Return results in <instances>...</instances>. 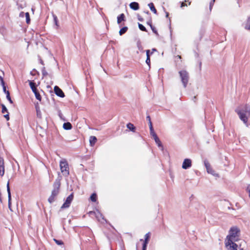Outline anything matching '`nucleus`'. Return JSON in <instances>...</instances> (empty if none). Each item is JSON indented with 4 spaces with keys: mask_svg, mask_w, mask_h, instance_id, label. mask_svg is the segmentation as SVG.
<instances>
[{
    "mask_svg": "<svg viewBox=\"0 0 250 250\" xmlns=\"http://www.w3.org/2000/svg\"><path fill=\"white\" fill-rule=\"evenodd\" d=\"M146 57H150V50H146Z\"/></svg>",
    "mask_w": 250,
    "mask_h": 250,
    "instance_id": "obj_44",
    "label": "nucleus"
},
{
    "mask_svg": "<svg viewBox=\"0 0 250 250\" xmlns=\"http://www.w3.org/2000/svg\"><path fill=\"white\" fill-rule=\"evenodd\" d=\"M240 233L239 229L237 227H232L229 231V235L227 236L226 240L230 239L231 241H237Z\"/></svg>",
    "mask_w": 250,
    "mask_h": 250,
    "instance_id": "obj_3",
    "label": "nucleus"
},
{
    "mask_svg": "<svg viewBox=\"0 0 250 250\" xmlns=\"http://www.w3.org/2000/svg\"><path fill=\"white\" fill-rule=\"evenodd\" d=\"M126 127L128 129H129L130 130L133 131V132H135V127L134 126V125H133V124H132V123H128L126 125Z\"/></svg>",
    "mask_w": 250,
    "mask_h": 250,
    "instance_id": "obj_19",
    "label": "nucleus"
},
{
    "mask_svg": "<svg viewBox=\"0 0 250 250\" xmlns=\"http://www.w3.org/2000/svg\"><path fill=\"white\" fill-rule=\"evenodd\" d=\"M128 28L126 26H125L121 28L120 30L119 31V34L120 35L122 36L124 34H125Z\"/></svg>",
    "mask_w": 250,
    "mask_h": 250,
    "instance_id": "obj_21",
    "label": "nucleus"
},
{
    "mask_svg": "<svg viewBox=\"0 0 250 250\" xmlns=\"http://www.w3.org/2000/svg\"><path fill=\"white\" fill-rule=\"evenodd\" d=\"M147 24L148 25H149L150 26V25H152V20H151V18L149 19V20L148 21H147Z\"/></svg>",
    "mask_w": 250,
    "mask_h": 250,
    "instance_id": "obj_42",
    "label": "nucleus"
},
{
    "mask_svg": "<svg viewBox=\"0 0 250 250\" xmlns=\"http://www.w3.org/2000/svg\"><path fill=\"white\" fill-rule=\"evenodd\" d=\"M89 214H90V215L96 214V213H95V212L94 211H90L89 212Z\"/></svg>",
    "mask_w": 250,
    "mask_h": 250,
    "instance_id": "obj_51",
    "label": "nucleus"
},
{
    "mask_svg": "<svg viewBox=\"0 0 250 250\" xmlns=\"http://www.w3.org/2000/svg\"><path fill=\"white\" fill-rule=\"evenodd\" d=\"M53 17L54 21L55 24L57 26H58V21L57 17L55 15H53Z\"/></svg>",
    "mask_w": 250,
    "mask_h": 250,
    "instance_id": "obj_33",
    "label": "nucleus"
},
{
    "mask_svg": "<svg viewBox=\"0 0 250 250\" xmlns=\"http://www.w3.org/2000/svg\"><path fill=\"white\" fill-rule=\"evenodd\" d=\"M157 51V49L155 48H153L152 49V52L151 53V54H152L154 52Z\"/></svg>",
    "mask_w": 250,
    "mask_h": 250,
    "instance_id": "obj_50",
    "label": "nucleus"
},
{
    "mask_svg": "<svg viewBox=\"0 0 250 250\" xmlns=\"http://www.w3.org/2000/svg\"><path fill=\"white\" fill-rule=\"evenodd\" d=\"M145 13L147 15H150V13L148 11H147L146 12H145Z\"/></svg>",
    "mask_w": 250,
    "mask_h": 250,
    "instance_id": "obj_56",
    "label": "nucleus"
},
{
    "mask_svg": "<svg viewBox=\"0 0 250 250\" xmlns=\"http://www.w3.org/2000/svg\"><path fill=\"white\" fill-rule=\"evenodd\" d=\"M191 166V160L189 159H186L184 160L183 165L182 168L185 169H187Z\"/></svg>",
    "mask_w": 250,
    "mask_h": 250,
    "instance_id": "obj_10",
    "label": "nucleus"
},
{
    "mask_svg": "<svg viewBox=\"0 0 250 250\" xmlns=\"http://www.w3.org/2000/svg\"><path fill=\"white\" fill-rule=\"evenodd\" d=\"M63 128L65 130H70L72 128V125L69 122L64 123L63 125Z\"/></svg>",
    "mask_w": 250,
    "mask_h": 250,
    "instance_id": "obj_16",
    "label": "nucleus"
},
{
    "mask_svg": "<svg viewBox=\"0 0 250 250\" xmlns=\"http://www.w3.org/2000/svg\"><path fill=\"white\" fill-rule=\"evenodd\" d=\"M24 13L23 12H21L20 14V16H23Z\"/></svg>",
    "mask_w": 250,
    "mask_h": 250,
    "instance_id": "obj_57",
    "label": "nucleus"
},
{
    "mask_svg": "<svg viewBox=\"0 0 250 250\" xmlns=\"http://www.w3.org/2000/svg\"><path fill=\"white\" fill-rule=\"evenodd\" d=\"M168 13L167 12L166 13V17H168Z\"/></svg>",
    "mask_w": 250,
    "mask_h": 250,
    "instance_id": "obj_59",
    "label": "nucleus"
},
{
    "mask_svg": "<svg viewBox=\"0 0 250 250\" xmlns=\"http://www.w3.org/2000/svg\"><path fill=\"white\" fill-rule=\"evenodd\" d=\"M215 2V0H212L209 3V9L210 10H211V9L212 8V6L214 4V3Z\"/></svg>",
    "mask_w": 250,
    "mask_h": 250,
    "instance_id": "obj_38",
    "label": "nucleus"
},
{
    "mask_svg": "<svg viewBox=\"0 0 250 250\" xmlns=\"http://www.w3.org/2000/svg\"><path fill=\"white\" fill-rule=\"evenodd\" d=\"M149 127L150 129V134L152 136V137L154 138H156L157 136V134L155 132L154 129L153 128L152 124L149 125Z\"/></svg>",
    "mask_w": 250,
    "mask_h": 250,
    "instance_id": "obj_15",
    "label": "nucleus"
},
{
    "mask_svg": "<svg viewBox=\"0 0 250 250\" xmlns=\"http://www.w3.org/2000/svg\"><path fill=\"white\" fill-rule=\"evenodd\" d=\"M6 98L9 101V102L11 103V104H12L13 103V101L12 100L11 97H10V92H8L7 94H6Z\"/></svg>",
    "mask_w": 250,
    "mask_h": 250,
    "instance_id": "obj_32",
    "label": "nucleus"
},
{
    "mask_svg": "<svg viewBox=\"0 0 250 250\" xmlns=\"http://www.w3.org/2000/svg\"><path fill=\"white\" fill-rule=\"evenodd\" d=\"M54 92L55 94L59 97L61 98H63L65 96V95L62 90L58 86H55L54 87Z\"/></svg>",
    "mask_w": 250,
    "mask_h": 250,
    "instance_id": "obj_11",
    "label": "nucleus"
},
{
    "mask_svg": "<svg viewBox=\"0 0 250 250\" xmlns=\"http://www.w3.org/2000/svg\"><path fill=\"white\" fill-rule=\"evenodd\" d=\"M204 165H205L207 170L209 169V168L211 167L209 163L207 160L204 161Z\"/></svg>",
    "mask_w": 250,
    "mask_h": 250,
    "instance_id": "obj_25",
    "label": "nucleus"
},
{
    "mask_svg": "<svg viewBox=\"0 0 250 250\" xmlns=\"http://www.w3.org/2000/svg\"><path fill=\"white\" fill-rule=\"evenodd\" d=\"M148 6H149L150 9L155 14H157V10L154 7V4L152 2L149 3L148 4Z\"/></svg>",
    "mask_w": 250,
    "mask_h": 250,
    "instance_id": "obj_20",
    "label": "nucleus"
},
{
    "mask_svg": "<svg viewBox=\"0 0 250 250\" xmlns=\"http://www.w3.org/2000/svg\"><path fill=\"white\" fill-rule=\"evenodd\" d=\"M146 247H144V246H143L142 247V250H146Z\"/></svg>",
    "mask_w": 250,
    "mask_h": 250,
    "instance_id": "obj_53",
    "label": "nucleus"
},
{
    "mask_svg": "<svg viewBox=\"0 0 250 250\" xmlns=\"http://www.w3.org/2000/svg\"><path fill=\"white\" fill-rule=\"evenodd\" d=\"M2 88H3V92H4L6 94H7V92H9V91H8V90H6V86H2Z\"/></svg>",
    "mask_w": 250,
    "mask_h": 250,
    "instance_id": "obj_40",
    "label": "nucleus"
},
{
    "mask_svg": "<svg viewBox=\"0 0 250 250\" xmlns=\"http://www.w3.org/2000/svg\"><path fill=\"white\" fill-rule=\"evenodd\" d=\"M235 112L239 115L240 119L243 123L248 126V120L250 116V106L246 105L241 108H237Z\"/></svg>",
    "mask_w": 250,
    "mask_h": 250,
    "instance_id": "obj_1",
    "label": "nucleus"
},
{
    "mask_svg": "<svg viewBox=\"0 0 250 250\" xmlns=\"http://www.w3.org/2000/svg\"><path fill=\"white\" fill-rule=\"evenodd\" d=\"M245 29L250 31V18H249L246 22Z\"/></svg>",
    "mask_w": 250,
    "mask_h": 250,
    "instance_id": "obj_27",
    "label": "nucleus"
},
{
    "mask_svg": "<svg viewBox=\"0 0 250 250\" xmlns=\"http://www.w3.org/2000/svg\"><path fill=\"white\" fill-rule=\"evenodd\" d=\"M129 6L131 9L134 10H137L139 9V4L137 2H132L130 3Z\"/></svg>",
    "mask_w": 250,
    "mask_h": 250,
    "instance_id": "obj_14",
    "label": "nucleus"
},
{
    "mask_svg": "<svg viewBox=\"0 0 250 250\" xmlns=\"http://www.w3.org/2000/svg\"><path fill=\"white\" fill-rule=\"evenodd\" d=\"M181 81L185 88L187 86L188 83L189 81V76L188 73L185 70H183L179 72Z\"/></svg>",
    "mask_w": 250,
    "mask_h": 250,
    "instance_id": "obj_4",
    "label": "nucleus"
},
{
    "mask_svg": "<svg viewBox=\"0 0 250 250\" xmlns=\"http://www.w3.org/2000/svg\"><path fill=\"white\" fill-rule=\"evenodd\" d=\"M40 62H41V64H43V61L42 60H41Z\"/></svg>",
    "mask_w": 250,
    "mask_h": 250,
    "instance_id": "obj_58",
    "label": "nucleus"
},
{
    "mask_svg": "<svg viewBox=\"0 0 250 250\" xmlns=\"http://www.w3.org/2000/svg\"><path fill=\"white\" fill-rule=\"evenodd\" d=\"M185 6H187V4L185 3L184 2H182L181 5V7H183Z\"/></svg>",
    "mask_w": 250,
    "mask_h": 250,
    "instance_id": "obj_47",
    "label": "nucleus"
},
{
    "mask_svg": "<svg viewBox=\"0 0 250 250\" xmlns=\"http://www.w3.org/2000/svg\"><path fill=\"white\" fill-rule=\"evenodd\" d=\"M1 106L2 107V110H1L2 113H4L5 112L8 113V110H7L6 107L3 104H1Z\"/></svg>",
    "mask_w": 250,
    "mask_h": 250,
    "instance_id": "obj_29",
    "label": "nucleus"
},
{
    "mask_svg": "<svg viewBox=\"0 0 250 250\" xmlns=\"http://www.w3.org/2000/svg\"><path fill=\"white\" fill-rule=\"evenodd\" d=\"M60 166L61 172L63 175L67 176L69 174V167L68 164L66 161L64 159L60 161Z\"/></svg>",
    "mask_w": 250,
    "mask_h": 250,
    "instance_id": "obj_5",
    "label": "nucleus"
},
{
    "mask_svg": "<svg viewBox=\"0 0 250 250\" xmlns=\"http://www.w3.org/2000/svg\"><path fill=\"white\" fill-rule=\"evenodd\" d=\"M138 27L140 30L143 31L147 32L146 28L142 24L138 23Z\"/></svg>",
    "mask_w": 250,
    "mask_h": 250,
    "instance_id": "obj_24",
    "label": "nucleus"
},
{
    "mask_svg": "<svg viewBox=\"0 0 250 250\" xmlns=\"http://www.w3.org/2000/svg\"><path fill=\"white\" fill-rule=\"evenodd\" d=\"M4 118H6L7 121H8L9 120V116L8 113H7L6 114L4 115Z\"/></svg>",
    "mask_w": 250,
    "mask_h": 250,
    "instance_id": "obj_41",
    "label": "nucleus"
},
{
    "mask_svg": "<svg viewBox=\"0 0 250 250\" xmlns=\"http://www.w3.org/2000/svg\"><path fill=\"white\" fill-rule=\"evenodd\" d=\"M0 84L1 85H2V86H5V83L4 82V80L0 82Z\"/></svg>",
    "mask_w": 250,
    "mask_h": 250,
    "instance_id": "obj_48",
    "label": "nucleus"
},
{
    "mask_svg": "<svg viewBox=\"0 0 250 250\" xmlns=\"http://www.w3.org/2000/svg\"><path fill=\"white\" fill-rule=\"evenodd\" d=\"M73 193H71L69 195L66 199L64 203L61 207V208H68L70 207V205L73 199Z\"/></svg>",
    "mask_w": 250,
    "mask_h": 250,
    "instance_id": "obj_8",
    "label": "nucleus"
},
{
    "mask_svg": "<svg viewBox=\"0 0 250 250\" xmlns=\"http://www.w3.org/2000/svg\"><path fill=\"white\" fill-rule=\"evenodd\" d=\"M28 82H29V83L30 88L32 89L33 92L34 93L36 98L38 100L41 101L42 97H41V95L40 94L39 91H38L36 83L33 81H29V80H28Z\"/></svg>",
    "mask_w": 250,
    "mask_h": 250,
    "instance_id": "obj_6",
    "label": "nucleus"
},
{
    "mask_svg": "<svg viewBox=\"0 0 250 250\" xmlns=\"http://www.w3.org/2000/svg\"><path fill=\"white\" fill-rule=\"evenodd\" d=\"M53 189L51 191V194L48 199V201L50 204H52L55 201L57 196L59 195L61 187V179L58 177L55 180L53 185Z\"/></svg>",
    "mask_w": 250,
    "mask_h": 250,
    "instance_id": "obj_2",
    "label": "nucleus"
},
{
    "mask_svg": "<svg viewBox=\"0 0 250 250\" xmlns=\"http://www.w3.org/2000/svg\"><path fill=\"white\" fill-rule=\"evenodd\" d=\"M26 22L29 24L30 22V15L28 12L25 13Z\"/></svg>",
    "mask_w": 250,
    "mask_h": 250,
    "instance_id": "obj_28",
    "label": "nucleus"
},
{
    "mask_svg": "<svg viewBox=\"0 0 250 250\" xmlns=\"http://www.w3.org/2000/svg\"><path fill=\"white\" fill-rule=\"evenodd\" d=\"M140 241H143V239H140Z\"/></svg>",
    "mask_w": 250,
    "mask_h": 250,
    "instance_id": "obj_61",
    "label": "nucleus"
},
{
    "mask_svg": "<svg viewBox=\"0 0 250 250\" xmlns=\"http://www.w3.org/2000/svg\"><path fill=\"white\" fill-rule=\"evenodd\" d=\"M150 238V233L148 232L145 235V240L143 242V246L146 247L148 243Z\"/></svg>",
    "mask_w": 250,
    "mask_h": 250,
    "instance_id": "obj_13",
    "label": "nucleus"
},
{
    "mask_svg": "<svg viewBox=\"0 0 250 250\" xmlns=\"http://www.w3.org/2000/svg\"><path fill=\"white\" fill-rule=\"evenodd\" d=\"M125 16L124 14H120L118 17H117V23L118 24H120L122 21H125Z\"/></svg>",
    "mask_w": 250,
    "mask_h": 250,
    "instance_id": "obj_17",
    "label": "nucleus"
},
{
    "mask_svg": "<svg viewBox=\"0 0 250 250\" xmlns=\"http://www.w3.org/2000/svg\"><path fill=\"white\" fill-rule=\"evenodd\" d=\"M155 140V143L158 145L159 147H163L161 142L158 136L156 138H153Z\"/></svg>",
    "mask_w": 250,
    "mask_h": 250,
    "instance_id": "obj_23",
    "label": "nucleus"
},
{
    "mask_svg": "<svg viewBox=\"0 0 250 250\" xmlns=\"http://www.w3.org/2000/svg\"><path fill=\"white\" fill-rule=\"evenodd\" d=\"M97 141V138L95 136H91L90 137L89 142L91 146L95 145Z\"/></svg>",
    "mask_w": 250,
    "mask_h": 250,
    "instance_id": "obj_18",
    "label": "nucleus"
},
{
    "mask_svg": "<svg viewBox=\"0 0 250 250\" xmlns=\"http://www.w3.org/2000/svg\"><path fill=\"white\" fill-rule=\"evenodd\" d=\"M137 46L138 48V49L141 51V52H143V47L142 45V43H141V42L140 41H138L137 42Z\"/></svg>",
    "mask_w": 250,
    "mask_h": 250,
    "instance_id": "obj_22",
    "label": "nucleus"
},
{
    "mask_svg": "<svg viewBox=\"0 0 250 250\" xmlns=\"http://www.w3.org/2000/svg\"><path fill=\"white\" fill-rule=\"evenodd\" d=\"M146 120L148 121V124L151 125L152 124L151 121V118L149 115L146 116Z\"/></svg>",
    "mask_w": 250,
    "mask_h": 250,
    "instance_id": "obj_39",
    "label": "nucleus"
},
{
    "mask_svg": "<svg viewBox=\"0 0 250 250\" xmlns=\"http://www.w3.org/2000/svg\"><path fill=\"white\" fill-rule=\"evenodd\" d=\"M5 31V28L2 27L1 29H0V33L3 35L4 34V32Z\"/></svg>",
    "mask_w": 250,
    "mask_h": 250,
    "instance_id": "obj_43",
    "label": "nucleus"
},
{
    "mask_svg": "<svg viewBox=\"0 0 250 250\" xmlns=\"http://www.w3.org/2000/svg\"><path fill=\"white\" fill-rule=\"evenodd\" d=\"M146 64L150 67V57H146Z\"/></svg>",
    "mask_w": 250,
    "mask_h": 250,
    "instance_id": "obj_34",
    "label": "nucleus"
},
{
    "mask_svg": "<svg viewBox=\"0 0 250 250\" xmlns=\"http://www.w3.org/2000/svg\"><path fill=\"white\" fill-rule=\"evenodd\" d=\"M247 190L248 192H249V197L250 198V185H249L248 186Z\"/></svg>",
    "mask_w": 250,
    "mask_h": 250,
    "instance_id": "obj_46",
    "label": "nucleus"
},
{
    "mask_svg": "<svg viewBox=\"0 0 250 250\" xmlns=\"http://www.w3.org/2000/svg\"><path fill=\"white\" fill-rule=\"evenodd\" d=\"M176 58L179 59H181V56L178 55V56H177L176 57Z\"/></svg>",
    "mask_w": 250,
    "mask_h": 250,
    "instance_id": "obj_54",
    "label": "nucleus"
},
{
    "mask_svg": "<svg viewBox=\"0 0 250 250\" xmlns=\"http://www.w3.org/2000/svg\"><path fill=\"white\" fill-rule=\"evenodd\" d=\"M36 112H37V116L38 117L41 118V112L39 109V107L36 106Z\"/></svg>",
    "mask_w": 250,
    "mask_h": 250,
    "instance_id": "obj_30",
    "label": "nucleus"
},
{
    "mask_svg": "<svg viewBox=\"0 0 250 250\" xmlns=\"http://www.w3.org/2000/svg\"><path fill=\"white\" fill-rule=\"evenodd\" d=\"M201 66H202V62H199V68H200V70L201 69Z\"/></svg>",
    "mask_w": 250,
    "mask_h": 250,
    "instance_id": "obj_52",
    "label": "nucleus"
},
{
    "mask_svg": "<svg viewBox=\"0 0 250 250\" xmlns=\"http://www.w3.org/2000/svg\"><path fill=\"white\" fill-rule=\"evenodd\" d=\"M42 75L43 76H46L48 74L47 72L45 70V68L44 67L42 68Z\"/></svg>",
    "mask_w": 250,
    "mask_h": 250,
    "instance_id": "obj_35",
    "label": "nucleus"
},
{
    "mask_svg": "<svg viewBox=\"0 0 250 250\" xmlns=\"http://www.w3.org/2000/svg\"><path fill=\"white\" fill-rule=\"evenodd\" d=\"M207 171L208 173L214 175V171L212 169V168L211 167L209 168V169L207 170Z\"/></svg>",
    "mask_w": 250,
    "mask_h": 250,
    "instance_id": "obj_37",
    "label": "nucleus"
},
{
    "mask_svg": "<svg viewBox=\"0 0 250 250\" xmlns=\"http://www.w3.org/2000/svg\"><path fill=\"white\" fill-rule=\"evenodd\" d=\"M7 191L8 192V208L11 210V194L10 192V188L9 186V181H8L6 185Z\"/></svg>",
    "mask_w": 250,
    "mask_h": 250,
    "instance_id": "obj_9",
    "label": "nucleus"
},
{
    "mask_svg": "<svg viewBox=\"0 0 250 250\" xmlns=\"http://www.w3.org/2000/svg\"><path fill=\"white\" fill-rule=\"evenodd\" d=\"M3 80V77L1 76H0V81H2Z\"/></svg>",
    "mask_w": 250,
    "mask_h": 250,
    "instance_id": "obj_55",
    "label": "nucleus"
},
{
    "mask_svg": "<svg viewBox=\"0 0 250 250\" xmlns=\"http://www.w3.org/2000/svg\"><path fill=\"white\" fill-rule=\"evenodd\" d=\"M231 208H230V207H228V209H231Z\"/></svg>",
    "mask_w": 250,
    "mask_h": 250,
    "instance_id": "obj_60",
    "label": "nucleus"
},
{
    "mask_svg": "<svg viewBox=\"0 0 250 250\" xmlns=\"http://www.w3.org/2000/svg\"><path fill=\"white\" fill-rule=\"evenodd\" d=\"M90 199L92 202H96V200H97L96 194L94 193L92 194V195L90 196Z\"/></svg>",
    "mask_w": 250,
    "mask_h": 250,
    "instance_id": "obj_26",
    "label": "nucleus"
},
{
    "mask_svg": "<svg viewBox=\"0 0 250 250\" xmlns=\"http://www.w3.org/2000/svg\"><path fill=\"white\" fill-rule=\"evenodd\" d=\"M54 241H55L56 243L58 245H62L63 244V242L62 240H58L54 239Z\"/></svg>",
    "mask_w": 250,
    "mask_h": 250,
    "instance_id": "obj_36",
    "label": "nucleus"
},
{
    "mask_svg": "<svg viewBox=\"0 0 250 250\" xmlns=\"http://www.w3.org/2000/svg\"><path fill=\"white\" fill-rule=\"evenodd\" d=\"M234 242L230 239L225 240V246L228 250H237L238 246Z\"/></svg>",
    "mask_w": 250,
    "mask_h": 250,
    "instance_id": "obj_7",
    "label": "nucleus"
},
{
    "mask_svg": "<svg viewBox=\"0 0 250 250\" xmlns=\"http://www.w3.org/2000/svg\"><path fill=\"white\" fill-rule=\"evenodd\" d=\"M150 28L154 33H155L156 35H159L156 28L154 26L150 25Z\"/></svg>",
    "mask_w": 250,
    "mask_h": 250,
    "instance_id": "obj_31",
    "label": "nucleus"
},
{
    "mask_svg": "<svg viewBox=\"0 0 250 250\" xmlns=\"http://www.w3.org/2000/svg\"><path fill=\"white\" fill-rule=\"evenodd\" d=\"M4 159L0 156V175L3 176L4 174Z\"/></svg>",
    "mask_w": 250,
    "mask_h": 250,
    "instance_id": "obj_12",
    "label": "nucleus"
},
{
    "mask_svg": "<svg viewBox=\"0 0 250 250\" xmlns=\"http://www.w3.org/2000/svg\"><path fill=\"white\" fill-rule=\"evenodd\" d=\"M138 19L140 21H144L143 18H142L140 15L138 16Z\"/></svg>",
    "mask_w": 250,
    "mask_h": 250,
    "instance_id": "obj_45",
    "label": "nucleus"
},
{
    "mask_svg": "<svg viewBox=\"0 0 250 250\" xmlns=\"http://www.w3.org/2000/svg\"><path fill=\"white\" fill-rule=\"evenodd\" d=\"M33 71H35L36 72V70L34 69L32 71L30 72V74L32 75H34L35 74L34 73Z\"/></svg>",
    "mask_w": 250,
    "mask_h": 250,
    "instance_id": "obj_49",
    "label": "nucleus"
}]
</instances>
